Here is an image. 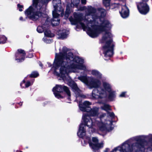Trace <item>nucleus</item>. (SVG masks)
Returning <instances> with one entry per match:
<instances>
[{"label":"nucleus","mask_w":152,"mask_h":152,"mask_svg":"<svg viewBox=\"0 0 152 152\" xmlns=\"http://www.w3.org/2000/svg\"><path fill=\"white\" fill-rule=\"evenodd\" d=\"M81 3L83 4H85L86 3V0H81Z\"/></svg>","instance_id":"nucleus-49"},{"label":"nucleus","mask_w":152,"mask_h":152,"mask_svg":"<svg viewBox=\"0 0 152 152\" xmlns=\"http://www.w3.org/2000/svg\"><path fill=\"white\" fill-rule=\"evenodd\" d=\"M67 35L66 32H62L60 34V38L62 39L66 38L67 37Z\"/></svg>","instance_id":"nucleus-39"},{"label":"nucleus","mask_w":152,"mask_h":152,"mask_svg":"<svg viewBox=\"0 0 152 152\" xmlns=\"http://www.w3.org/2000/svg\"><path fill=\"white\" fill-rule=\"evenodd\" d=\"M104 11H102L101 12V15L100 16H97V15H95L93 17V20L94 21H95L96 19H99V21L101 22L102 20L101 18L103 17H104L105 15V14H104Z\"/></svg>","instance_id":"nucleus-24"},{"label":"nucleus","mask_w":152,"mask_h":152,"mask_svg":"<svg viewBox=\"0 0 152 152\" xmlns=\"http://www.w3.org/2000/svg\"><path fill=\"white\" fill-rule=\"evenodd\" d=\"M39 74L38 72L36 71H32L31 74L28 75L27 77L30 78H35L38 77Z\"/></svg>","instance_id":"nucleus-26"},{"label":"nucleus","mask_w":152,"mask_h":152,"mask_svg":"<svg viewBox=\"0 0 152 152\" xmlns=\"http://www.w3.org/2000/svg\"><path fill=\"white\" fill-rule=\"evenodd\" d=\"M126 92H123L119 95V97H126Z\"/></svg>","instance_id":"nucleus-45"},{"label":"nucleus","mask_w":152,"mask_h":152,"mask_svg":"<svg viewBox=\"0 0 152 152\" xmlns=\"http://www.w3.org/2000/svg\"><path fill=\"white\" fill-rule=\"evenodd\" d=\"M137 7L140 12L143 15L146 14L149 10V7L146 3L140 2Z\"/></svg>","instance_id":"nucleus-10"},{"label":"nucleus","mask_w":152,"mask_h":152,"mask_svg":"<svg viewBox=\"0 0 152 152\" xmlns=\"http://www.w3.org/2000/svg\"><path fill=\"white\" fill-rule=\"evenodd\" d=\"M39 65L40 66L42 67L43 66L41 62H40V64H39Z\"/></svg>","instance_id":"nucleus-57"},{"label":"nucleus","mask_w":152,"mask_h":152,"mask_svg":"<svg viewBox=\"0 0 152 152\" xmlns=\"http://www.w3.org/2000/svg\"><path fill=\"white\" fill-rule=\"evenodd\" d=\"M69 50V49L65 46L63 47L62 50V52L59 53V54L56 53L55 58L53 64V67L54 68V72L56 73L58 75L59 74L56 71V70L59 67H61L63 64H64L67 58L69 57L68 56V53L67 52Z\"/></svg>","instance_id":"nucleus-2"},{"label":"nucleus","mask_w":152,"mask_h":152,"mask_svg":"<svg viewBox=\"0 0 152 152\" xmlns=\"http://www.w3.org/2000/svg\"><path fill=\"white\" fill-rule=\"evenodd\" d=\"M68 56L69 57L67 58L64 64H63L60 69V72L61 76H64L66 73L67 70L75 67V65L74 62L78 63L80 62L79 58L76 56H74L72 52H68Z\"/></svg>","instance_id":"nucleus-3"},{"label":"nucleus","mask_w":152,"mask_h":152,"mask_svg":"<svg viewBox=\"0 0 152 152\" xmlns=\"http://www.w3.org/2000/svg\"><path fill=\"white\" fill-rule=\"evenodd\" d=\"M73 18L72 16L70 17L69 19L72 24L74 25H76L78 23H80L82 26L83 27L85 26L84 24L81 22L83 20V17L81 14H77L75 13L74 14Z\"/></svg>","instance_id":"nucleus-8"},{"label":"nucleus","mask_w":152,"mask_h":152,"mask_svg":"<svg viewBox=\"0 0 152 152\" xmlns=\"http://www.w3.org/2000/svg\"><path fill=\"white\" fill-rule=\"evenodd\" d=\"M111 33L109 32L105 31L104 34L102 36V39L101 43H104L106 40L107 39L109 38H111Z\"/></svg>","instance_id":"nucleus-22"},{"label":"nucleus","mask_w":152,"mask_h":152,"mask_svg":"<svg viewBox=\"0 0 152 152\" xmlns=\"http://www.w3.org/2000/svg\"><path fill=\"white\" fill-rule=\"evenodd\" d=\"M102 108L103 110L106 111L110 110V106L108 104H104Z\"/></svg>","instance_id":"nucleus-35"},{"label":"nucleus","mask_w":152,"mask_h":152,"mask_svg":"<svg viewBox=\"0 0 152 152\" xmlns=\"http://www.w3.org/2000/svg\"><path fill=\"white\" fill-rule=\"evenodd\" d=\"M92 74L97 77V78L101 79L102 78V74L97 70H93L91 72Z\"/></svg>","instance_id":"nucleus-29"},{"label":"nucleus","mask_w":152,"mask_h":152,"mask_svg":"<svg viewBox=\"0 0 152 152\" xmlns=\"http://www.w3.org/2000/svg\"><path fill=\"white\" fill-rule=\"evenodd\" d=\"M75 101L79 103V107L81 111L84 112H88L90 110L91 107L89 105L91 104L89 102L85 101L83 103L81 100L78 101L77 99H76Z\"/></svg>","instance_id":"nucleus-9"},{"label":"nucleus","mask_w":152,"mask_h":152,"mask_svg":"<svg viewBox=\"0 0 152 152\" xmlns=\"http://www.w3.org/2000/svg\"><path fill=\"white\" fill-rule=\"evenodd\" d=\"M77 68L80 70H85L86 67L83 64H80L77 65Z\"/></svg>","instance_id":"nucleus-38"},{"label":"nucleus","mask_w":152,"mask_h":152,"mask_svg":"<svg viewBox=\"0 0 152 152\" xmlns=\"http://www.w3.org/2000/svg\"><path fill=\"white\" fill-rule=\"evenodd\" d=\"M110 0H103V3L105 7H107L110 5Z\"/></svg>","instance_id":"nucleus-36"},{"label":"nucleus","mask_w":152,"mask_h":152,"mask_svg":"<svg viewBox=\"0 0 152 152\" xmlns=\"http://www.w3.org/2000/svg\"><path fill=\"white\" fill-rule=\"evenodd\" d=\"M45 25H42L41 26H38L37 29V31L39 33H42L45 30Z\"/></svg>","instance_id":"nucleus-31"},{"label":"nucleus","mask_w":152,"mask_h":152,"mask_svg":"<svg viewBox=\"0 0 152 152\" xmlns=\"http://www.w3.org/2000/svg\"><path fill=\"white\" fill-rule=\"evenodd\" d=\"M78 79L83 83H87L88 82L87 77L86 76H82L78 77Z\"/></svg>","instance_id":"nucleus-32"},{"label":"nucleus","mask_w":152,"mask_h":152,"mask_svg":"<svg viewBox=\"0 0 152 152\" xmlns=\"http://www.w3.org/2000/svg\"><path fill=\"white\" fill-rule=\"evenodd\" d=\"M21 83H22L23 84H24L25 83H26V81L25 80H23L22 81V82Z\"/></svg>","instance_id":"nucleus-58"},{"label":"nucleus","mask_w":152,"mask_h":152,"mask_svg":"<svg viewBox=\"0 0 152 152\" xmlns=\"http://www.w3.org/2000/svg\"><path fill=\"white\" fill-rule=\"evenodd\" d=\"M52 2L55 10H57V8L61 9L62 6L61 0H53Z\"/></svg>","instance_id":"nucleus-21"},{"label":"nucleus","mask_w":152,"mask_h":152,"mask_svg":"<svg viewBox=\"0 0 152 152\" xmlns=\"http://www.w3.org/2000/svg\"><path fill=\"white\" fill-rule=\"evenodd\" d=\"M150 141L152 142V137L150 139Z\"/></svg>","instance_id":"nucleus-61"},{"label":"nucleus","mask_w":152,"mask_h":152,"mask_svg":"<svg viewBox=\"0 0 152 152\" xmlns=\"http://www.w3.org/2000/svg\"><path fill=\"white\" fill-rule=\"evenodd\" d=\"M93 22V21L92 20H90V23L91 24Z\"/></svg>","instance_id":"nucleus-60"},{"label":"nucleus","mask_w":152,"mask_h":152,"mask_svg":"<svg viewBox=\"0 0 152 152\" xmlns=\"http://www.w3.org/2000/svg\"><path fill=\"white\" fill-rule=\"evenodd\" d=\"M113 42L112 39H110L105 42V45L102 47L103 50V54L106 58H108L110 59L114 54V45L112 44L111 45Z\"/></svg>","instance_id":"nucleus-5"},{"label":"nucleus","mask_w":152,"mask_h":152,"mask_svg":"<svg viewBox=\"0 0 152 152\" xmlns=\"http://www.w3.org/2000/svg\"><path fill=\"white\" fill-rule=\"evenodd\" d=\"M148 0H142V2H143L144 3H146Z\"/></svg>","instance_id":"nucleus-56"},{"label":"nucleus","mask_w":152,"mask_h":152,"mask_svg":"<svg viewBox=\"0 0 152 152\" xmlns=\"http://www.w3.org/2000/svg\"><path fill=\"white\" fill-rule=\"evenodd\" d=\"M119 147L115 148L111 152H114V151H117L118 150V148Z\"/></svg>","instance_id":"nucleus-50"},{"label":"nucleus","mask_w":152,"mask_h":152,"mask_svg":"<svg viewBox=\"0 0 152 152\" xmlns=\"http://www.w3.org/2000/svg\"><path fill=\"white\" fill-rule=\"evenodd\" d=\"M96 12V9L91 6L88 7L87 9L88 14L90 15L91 14L95 13Z\"/></svg>","instance_id":"nucleus-28"},{"label":"nucleus","mask_w":152,"mask_h":152,"mask_svg":"<svg viewBox=\"0 0 152 152\" xmlns=\"http://www.w3.org/2000/svg\"><path fill=\"white\" fill-rule=\"evenodd\" d=\"M17 7L19 11L21 12L23 11V5L20 4H17Z\"/></svg>","instance_id":"nucleus-42"},{"label":"nucleus","mask_w":152,"mask_h":152,"mask_svg":"<svg viewBox=\"0 0 152 152\" xmlns=\"http://www.w3.org/2000/svg\"><path fill=\"white\" fill-rule=\"evenodd\" d=\"M31 85V82L30 81H28L26 82L25 84V88H28L29 86H30Z\"/></svg>","instance_id":"nucleus-46"},{"label":"nucleus","mask_w":152,"mask_h":152,"mask_svg":"<svg viewBox=\"0 0 152 152\" xmlns=\"http://www.w3.org/2000/svg\"><path fill=\"white\" fill-rule=\"evenodd\" d=\"M109 150L110 149L109 148H106L105 150L104 151V152H108Z\"/></svg>","instance_id":"nucleus-51"},{"label":"nucleus","mask_w":152,"mask_h":152,"mask_svg":"<svg viewBox=\"0 0 152 152\" xmlns=\"http://www.w3.org/2000/svg\"><path fill=\"white\" fill-rule=\"evenodd\" d=\"M119 12L122 18H126L129 15V10L127 6L125 5L122 7L121 10Z\"/></svg>","instance_id":"nucleus-17"},{"label":"nucleus","mask_w":152,"mask_h":152,"mask_svg":"<svg viewBox=\"0 0 152 152\" xmlns=\"http://www.w3.org/2000/svg\"><path fill=\"white\" fill-rule=\"evenodd\" d=\"M92 141L95 143H98V140L97 138L96 137H93L92 138Z\"/></svg>","instance_id":"nucleus-44"},{"label":"nucleus","mask_w":152,"mask_h":152,"mask_svg":"<svg viewBox=\"0 0 152 152\" xmlns=\"http://www.w3.org/2000/svg\"><path fill=\"white\" fill-rule=\"evenodd\" d=\"M23 102H20L19 103H18L17 104L19 105L20 106H21L22 105Z\"/></svg>","instance_id":"nucleus-52"},{"label":"nucleus","mask_w":152,"mask_h":152,"mask_svg":"<svg viewBox=\"0 0 152 152\" xmlns=\"http://www.w3.org/2000/svg\"><path fill=\"white\" fill-rule=\"evenodd\" d=\"M98 109L96 108H94L92 109L91 107L90 110L88 112L89 113L90 116H94L98 115Z\"/></svg>","instance_id":"nucleus-23"},{"label":"nucleus","mask_w":152,"mask_h":152,"mask_svg":"<svg viewBox=\"0 0 152 152\" xmlns=\"http://www.w3.org/2000/svg\"><path fill=\"white\" fill-rule=\"evenodd\" d=\"M52 0H33L32 5L25 12V14L31 20L35 21L42 16L41 10L44 5H47Z\"/></svg>","instance_id":"nucleus-1"},{"label":"nucleus","mask_w":152,"mask_h":152,"mask_svg":"<svg viewBox=\"0 0 152 152\" xmlns=\"http://www.w3.org/2000/svg\"><path fill=\"white\" fill-rule=\"evenodd\" d=\"M101 22V23L100 25H95V26H96V28H97V29L99 33L101 32L105 31V28H108V26L110 24V22L108 20H105L104 19Z\"/></svg>","instance_id":"nucleus-13"},{"label":"nucleus","mask_w":152,"mask_h":152,"mask_svg":"<svg viewBox=\"0 0 152 152\" xmlns=\"http://www.w3.org/2000/svg\"><path fill=\"white\" fill-rule=\"evenodd\" d=\"M94 26L95 25H91V26L92 28H89L87 30V34L92 38L97 37L99 34L97 28Z\"/></svg>","instance_id":"nucleus-12"},{"label":"nucleus","mask_w":152,"mask_h":152,"mask_svg":"<svg viewBox=\"0 0 152 152\" xmlns=\"http://www.w3.org/2000/svg\"><path fill=\"white\" fill-rule=\"evenodd\" d=\"M26 53L25 51L21 49H18L15 54V60L18 62H22L25 60Z\"/></svg>","instance_id":"nucleus-11"},{"label":"nucleus","mask_w":152,"mask_h":152,"mask_svg":"<svg viewBox=\"0 0 152 152\" xmlns=\"http://www.w3.org/2000/svg\"><path fill=\"white\" fill-rule=\"evenodd\" d=\"M103 88L101 90L102 91L106 93L112 91L111 86L109 83L106 82H103Z\"/></svg>","instance_id":"nucleus-20"},{"label":"nucleus","mask_w":152,"mask_h":152,"mask_svg":"<svg viewBox=\"0 0 152 152\" xmlns=\"http://www.w3.org/2000/svg\"><path fill=\"white\" fill-rule=\"evenodd\" d=\"M76 96L77 98L78 97H80L83 98H86V96L84 95L81 94H80V92H79L78 94L77 93L76 95ZM77 99V98L76 99Z\"/></svg>","instance_id":"nucleus-40"},{"label":"nucleus","mask_w":152,"mask_h":152,"mask_svg":"<svg viewBox=\"0 0 152 152\" xmlns=\"http://www.w3.org/2000/svg\"><path fill=\"white\" fill-rule=\"evenodd\" d=\"M20 20H22V21H25V20H23V17L22 16L20 17Z\"/></svg>","instance_id":"nucleus-54"},{"label":"nucleus","mask_w":152,"mask_h":152,"mask_svg":"<svg viewBox=\"0 0 152 152\" xmlns=\"http://www.w3.org/2000/svg\"><path fill=\"white\" fill-rule=\"evenodd\" d=\"M104 115L103 114H102V115H100V117L101 118H102L103 117H104Z\"/></svg>","instance_id":"nucleus-59"},{"label":"nucleus","mask_w":152,"mask_h":152,"mask_svg":"<svg viewBox=\"0 0 152 152\" xmlns=\"http://www.w3.org/2000/svg\"><path fill=\"white\" fill-rule=\"evenodd\" d=\"M66 94L67 95V99L69 101H71V93L69 89L66 92Z\"/></svg>","instance_id":"nucleus-41"},{"label":"nucleus","mask_w":152,"mask_h":152,"mask_svg":"<svg viewBox=\"0 0 152 152\" xmlns=\"http://www.w3.org/2000/svg\"><path fill=\"white\" fill-rule=\"evenodd\" d=\"M70 86L72 88V91L74 92L75 95L79 92L81 91L80 90L77 86V83L74 81L70 82Z\"/></svg>","instance_id":"nucleus-18"},{"label":"nucleus","mask_w":152,"mask_h":152,"mask_svg":"<svg viewBox=\"0 0 152 152\" xmlns=\"http://www.w3.org/2000/svg\"><path fill=\"white\" fill-rule=\"evenodd\" d=\"M7 40V38L4 36L0 37V44H4L5 43Z\"/></svg>","instance_id":"nucleus-34"},{"label":"nucleus","mask_w":152,"mask_h":152,"mask_svg":"<svg viewBox=\"0 0 152 152\" xmlns=\"http://www.w3.org/2000/svg\"><path fill=\"white\" fill-rule=\"evenodd\" d=\"M23 84L22 83H21L20 84V86H21L22 88H25L24 86H23Z\"/></svg>","instance_id":"nucleus-55"},{"label":"nucleus","mask_w":152,"mask_h":152,"mask_svg":"<svg viewBox=\"0 0 152 152\" xmlns=\"http://www.w3.org/2000/svg\"><path fill=\"white\" fill-rule=\"evenodd\" d=\"M33 56V54L31 53V51H29L28 53V55L27 56V57L29 58H31Z\"/></svg>","instance_id":"nucleus-47"},{"label":"nucleus","mask_w":152,"mask_h":152,"mask_svg":"<svg viewBox=\"0 0 152 152\" xmlns=\"http://www.w3.org/2000/svg\"><path fill=\"white\" fill-rule=\"evenodd\" d=\"M69 89L68 87L64 85L56 84L52 89L55 97L58 99H63L65 96H63L61 93L64 91L65 93Z\"/></svg>","instance_id":"nucleus-6"},{"label":"nucleus","mask_w":152,"mask_h":152,"mask_svg":"<svg viewBox=\"0 0 152 152\" xmlns=\"http://www.w3.org/2000/svg\"><path fill=\"white\" fill-rule=\"evenodd\" d=\"M80 2V0H71V4L70 3L71 5V7L72 6V4L73 7L75 6V7H77Z\"/></svg>","instance_id":"nucleus-33"},{"label":"nucleus","mask_w":152,"mask_h":152,"mask_svg":"<svg viewBox=\"0 0 152 152\" xmlns=\"http://www.w3.org/2000/svg\"><path fill=\"white\" fill-rule=\"evenodd\" d=\"M108 115L112 118H113L115 117V115L114 113L113 112H110L108 111Z\"/></svg>","instance_id":"nucleus-43"},{"label":"nucleus","mask_w":152,"mask_h":152,"mask_svg":"<svg viewBox=\"0 0 152 152\" xmlns=\"http://www.w3.org/2000/svg\"><path fill=\"white\" fill-rule=\"evenodd\" d=\"M137 142L135 143V146L137 148V150L141 152H144L145 150V144L147 142V141L145 139L142 138L139 136L135 139Z\"/></svg>","instance_id":"nucleus-7"},{"label":"nucleus","mask_w":152,"mask_h":152,"mask_svg":"<svg viewBox=\"0 0 152 152\" xmlns=\"http://www.w3.org/2000/svg\"><path fill=\"white\" fill-rule=\"evenodd\" d=\"M105 126L103 125L99 127L100 129L102 131H104L105 130Z\"/></svg>","instance_id":"nucleus-48"},{"label":"nucleus","mask_w":152,"mask_h":152,"mask_svg":"<svg viewBox=\"0 0 152 152\" xmlns=\"http://www.w3.org/2000/svg\"><path fill=\"white\" fill-rule=\"evenodd\" d=\"M92 96L93 98L96 99V98H99V99H102L103 98V97L100 95H96V94L95 93H94L93 91L92 92Z\"/></svg>","instance_id":"nucleus-37"},{"label":"nucleus","mask_w":152,"mask_h":152,"mask_svg":"<svg viewBox=\"0 0 152 152\" xmlns=\"http://www.w3.org/2000/svg\"><path fill=\"white\" fill-rule=\"evenodd\" d=\"M88 143L94 152H96L97 151L103 147V144L102 143H94L91 141H89Z\"/></svg>","instance_id":"nucleus-16"},{"label":"nucleus","mask_w":152,"mask_h":152,"mask_svg":"<svg viewBox=\"0 0 152 152\" xmlns=\"http://www.w3.org/2000/svg\"><path fill=\"white\" fill-rule=\"evenodd\" d=\"M101 84L100 81L97 79L92 78L90 80L88 83V85L92 88H98L99 87Z\"/></svg>","instance_id":"nucleus-15"},{"label":"nucleus","mask_w":152,"mask_h":152,"mask_svg":"<svg viewBox=\"0 0 152 152\" xmlns=\"http://www.w3.org/2000/svg\"><path fill=\"white\" fill-rule=\"evenodd\" d=\"M45 36L48 37H53L55 36L54 34L52 33L50 30L46 29L44 32Z\"/></svg>","instance_id":"nucleus-27"},{"label":"nucleus","mask_w":152,"mask_h":152,"mask_svg":"<svg viewBox=\"0 0 152 152\" xmlns=\"http://www.w3.org/2000/svg\"><path fill=\"white\" fill-rule=\"evenodd\" d=\"M71 5L69 3H68L66 4V10L64 14V11L62 7L61 11V16L63 17L64 15V18L67 19L68 18L69 15L72 12L71 10Z\"/></svg>","instance_id":"nucleus-14"},{"label":"nucleus","mask_w":152,"mask_h":152,"mask_svg":"<svg viewBox=\"0 0 152 152\" xmlns=\"http://www.w3.org/2000/svg\"><path fill=\"white\" fill-rule=\"evenodd\" d=\"M47 64H48V66L49 67H50L52 66V65L51 64V63H50L48 62Z\"/></svg>","instance_id":"nucleus-53"},{"label":"nucleus","mask_w":152,"mask_h":152,"mask_svg":"<svg viewBox=\"0 0 152 152\" xmlns=\"http://www.w3.org/2000/svg\"><path fill=\"white\" fill-rule=\"evenodd\" d=\"M88 115H84L83 118L84 124L81 123L79 126L78 132L77 133L79 137L81 138H83L85 135L86 130L85 129L84 125L90 128L92 126V122L89 118L87 117Z\"/></svg>","instance_id":"nucleus-4"},{"label":"nucleus","mask_w":152,"mask_h":152,"mask_svg":"<svg viewBox=\"0 0 152 152\" xmlns=\"http://www.w3.org/2000/svg\"><path fill=\"white\" fill-rule=\"evenodd\" d=\"M108 92L109 93L108 96V98L109 100L110 101H113L116 96L115 91L112 90L111 91Z\"/></svg>","instance_id":"nucleus-25"},{"label":"nucleus","mask_w":152,"mask_h":152,"mask_svg":"<svg viewBox=\"0 0 152 152\" xmlns=\"http://www.w3.org/2000/svg\"><path fill=\"white\" fill-rule=\"evenodd\" d=\"M127 141H126L124 142L123 143L122 145L123 146L124 145V144L126 145L127 146V149H126V148H124L122 147H120V149L119 150L121 151H122L123 152H132L133 151L132 146L130 144L127 143L126 142Z\"/></svg>","instance_id":"nucleus-19"},{"label":"nucleus","mask_w":152,"mask_h":152,"mask_svg":"<svg viewBox=\"0 0 152 152\" xmlns=\"http://www.w3.org/2000/svg\"><path fill=\"white\" fill-rule=\"evenodd\" d=\"M60 21V20H58V21L59 23Z\"/></svg>","instance_id":"nucleus-62"},{"label":"nucleus","mask_w":152,"mask_h":152,"mask_svg":"<svg viewBox=\"0 0 152 152\" xmlns=\"http://www.w3.org/2000/svg\"><path fill=\"white\" fill-rule=\"evenodd\" d=\"M61 9L57 8V10H55V8H54V10L53 12V16L54 18H57L58 17L59 14L57 13V12H61Z\"/></svg>","instance_id":"nucleus-30"}]
</instances>
